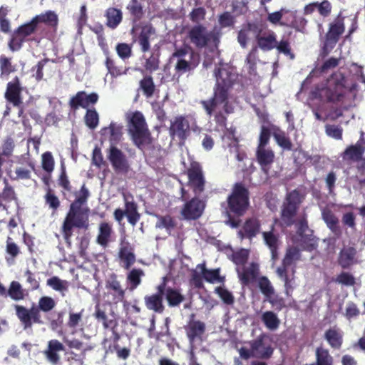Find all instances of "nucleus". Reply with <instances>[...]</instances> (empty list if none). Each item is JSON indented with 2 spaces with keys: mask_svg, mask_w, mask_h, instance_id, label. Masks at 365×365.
I'll list each match as a JSON object with an SVG mask.
<instances>
[{
  "mask_svg": "<svg viewBox=\"0 0 365 365\" xmlns=\"http://www.w3.org/2000/svg\"><path fill=\"white\" fill-rule=\"evenodd\" d=\"M216 83L213 88L212 96L207 100H202L200 104L206 114L214 120L217 125L222 129L227 127L225 114L234 112V107L229 102L230 91L232 87V74L227 69L217 68L215 71Z\"/></svg>",
  "mask_w": 365,
  "mask_h": 365,
  "instance_id": "nucleus-1",
  "label": "nucleus"
},
{
  "mask_svg": "<svg viewBox=\"0 0 365 365\" xmlns=\"http://www.w3.org/2000/svg\"><path fill=\"white\" fill-rule=\"evenodd\" d=\"M88 197V190L83 184L80 190L76 192V199L71 204L64 218L61 231L68 247L72 245L71 237L74 228L88 230L89 227V209L82 208V205L86 203Z\"/></svg>",
  "mask_w": 365,
  "mask_h": 365,
  "instance_id": "nucleus-2",
  "label": "nucleus"
},
{
  "mask_svg": "<svg viewBox=\"0 0 365 365\" xmlns=\"http://www.w3.org/2000/svg\"><path fill=\"white\" fill-rule=\"evenodd\" d=\"M346 78L344 73L336 72L327 79L325 86L317 88L312 94L314 98L331 104L343 103L347 88Z\"/></svg>",
  "mask_w": 365,
  "mask_h": 365,
  "instance_id": "nucleus-3",
  "label": "nucleus"
},
{
  "mask_svg": "<svg viewBox=\"0 0 365 365\" xmlns=\"http://www.w3.org/2000/svg\"><path fill=\"white\" fill-rule=\"evenodd\" d=\"M126 118L128 132L133 144L140 150L150 147L153 139L143 113L136 110L128 113Z\"/></svg>",
  "mask_w": 365,
  "mask_h": 365,
  "instance_id": "nucleus-4",
  "label": "nucleus"
},
{
  "mask_svg": "<svg viewBox=\"0 0 365 365\" xmlns=\"http://www.w3.org/2000/svg\"><path fill=\"white\" fill-rule=\"evenodd\" d=\"M56 307L55 300L51 297L43 296L38 300V306L27 309L21 305H15L16 314L24 329L31 328L33 324H43L41 312H48Z\"/></svg>",
  "mask_w": 365,
  "mask_h": 365,
  "instance_id": "nucleus-5",
  "label": "nucleus"
},
{
  "mask_svg": "<svg viewBox=\"0 0 365 365\" xmlns=\"http://www.w3.org/2000/svg\"><path fill=\"white\" fill-rule=\"evenodd\" d=\"M170 60L175 61V76L179 78L186 73L194 71L200 64V57L190 46L185 44L175 49Z\"/></svg>",
  "mask_w": 365,
  "mask_h": 365,
  "instance_id": "nucleus-6",
  "label": "nucleus"
},
{
  "mask_svg": "<svg viewBox=\"0 0 365 365\" xmlns=\"http://www.w3.org/2000/svg\"><path fill=\"white\" fill-rule=\"evenodd\" d=\"M227 213L235 217L243 216L250 206V191L242 182L234 184L227 198Z\"/></svg>",
  "mask_w": 365,
  "mask_h": 365,
  "instance_id": "nucleus-7",
  "label": "nucleus"
},
{
  "mask_svg": "<svg viewBox=\"0 0 365 365\" xmlns=\"http://www.w3.org/2000/svg\"><path fill=\"white\" fill-rule=\"evenodd\" d=\"M304 195L299 189H294L286 195L281 210V219L287 227L292 226Z\"/></svg>",
  "mask_w": 365,
  "mask_h": 365,
  "instance_id": "nucleus-8",
  "label": "nucleus"
},
{
  "mask_svg": "<svg viewBox=\"0 0 365 365\" xmlns=\"http://www.w3.org/2000/svg\"><path fill=\"white\" fill-rule=\"evenodd\" d=\"M187 37L197 48H203L210 44L217 46L219 38L217 34L214 31H208L202 24L193 26L187 33Z\"/></svg>",
  "mask_w": 365,
  "mask_h": 365,
  "instance_id": "nucleus-9",
  "label": "nucleus"
},
{
  "mask_svg": "<svg viewBox=\"0 0 365 365\" xmlns=\"http://www.w3.org/2000/svg\"><path fill=\"white\" fill-rule=\"evenodd\" d=\"M344 17L339 15L332 23L329 24V30L325 35L322 55L327 56L335 47L341 35L344 32Z\"/></svg>",
  "mask_w": 365,
  "mask_h": 365,
  "instance_id": "nucleus-10",
  "label": "nucleus"
},
{
  "mask_svg": "<svg viewBox=\"0 0 365 365\" xmlns=\"http://www.w3.org/2000/svg\"><path fill=\"white\" fill-rule=\"evenodd\" d=\"M249 344L252 348L254 358L267 360L274 354V349L272 346V339L269 334H260L257 338L250 341Z\"/></svg>",
  "mask_w": 365,
  "mask_h": 365,
  "instance_id": "nucleus-11",
  "label": "nucleus"
},
{
  "mask_svg": "<svg viewBox=\"0 0 365 365\" xmlns=\"http://www.w3.org/2000/svg\"><path fill=\"white\" fill-rule=\"evenodd\" d=\"M169 134L173 140H177L180 144H184L190 135L189 121L185 116L178 115L171 121Z\"/></svg>",
  "mask_w": 365,
  "mask_h": 365,
  "instance_id": "nucleus-12",
  "label": "nucleus"
},
{
  "mask_svg": "<svg viewBox=\"0 0 365 365\" xmlns=\"http://www.w3.org/2000/svg\"><path fill=\"white\" fill-rule=\"evenodd\" d=\"M205 207L206 200L195 196L183 205L180 215L185 220H196L202 215Z\"/></svg>",
  "mask_w": 365,
  "mask_h": 365,
  "instance_id": "nucleus-13",
  "label": "nucleus"
},
{
  "mask_svg": "<svg viewBox=\"0 0 365 365\" xmlns=\"http://www.w3.org/2000/svg\"><path fill=\"white\" fill-rule=\"evenodd\" d=\"M187 185L191 188L195 196L199 197L205 190L206 180L199 164L192 165L187 171Z\"/></svg>",
  "mask_w": 365,
  "mask_h": 365,
  "instance_id": "nucleus-14",
  "label": "nucleus"
},
{
  "mask_svg": "<svg viewBox=\"0 0 365 365\" xmlns=\"http://www.w3.org/2000/svg\"><path fill=\"white\" fill-rule=\"evenodd\" d=\"M185 330L189 342L193 344L197 340H202L206 331V325L205 322L196 320L195 314H191L187 325L185 326Z\"/></svg>",
  "mask_w": 365,
  "mask_h": 365,
  "instance_id": "nucleus-15",
  "label": "nucleus"
},
{
  "mask_svg": "<svg viewBox=\"0 0 365 365\" xmlns=\"http://www.w3.org/2000/svg\"><path fill=\"white\" fill-rule=\"evenodd\" d=\"M106 288L108 290L107 296H110V302L117 304L123 302L125 297V290L122 287L120 282L118 279L117 275L113 274L106 282Z\"/></svg>",
  "mask_w": 365,
  "mask_h": 365,
  "instance_id": "nucleus-16",
  "label": "nucleus"
},
{
  "mask_svg": "<svg viewBox=\"0 0 365 365\" xmlns=\"http://www.w3.org/2000/svg\"><path fill=\"white\" fill-rule=\"evenodd\" d=\"M126 10L128 11L132 23L130 34L134 37L136 35V31L138 30L140 27L138 22L145 15L143 6L139 0H130L126 5Z\"/></svg>",
  "mask_w": 365,
  "mask_h": 365,
  "instance_id": "nucleus-17",
  "label": "nucleus"
},
{
  "mask_svg": "<svg viewBox=\"0 0 365 365\" xmlns=\"http://www.w3.org/2000/svg\"><path fill=\"white\" fill-rule=\"evenodd\" d=\"M113 170L116 173H127L130 165L125 155L115 146H110L108 155Z\"/></svg>",
  "mask_w": 365,
  "mask_h": 365,
  "instance_id": "nucleus-18",
  "label": "nucleus"
},
{
  "mask_svg": "<svg viewBox=\"0 0 365 365\" xmlns=\"http://www.w3.org/2000/svg\"><path fill=\"white\" fill-rule=\"evenodd\" d=\"M21 91L22 86L20 79L18 76H15L11 81L7 83L4 98L14 107H19L22 103Z\"/></svg>",
  "mask_w": 365,
  "mask_h": 365,
  "instance_id": "nucleus-19",
  "label": "nucleus"
},
{
  "mask_svg": "<svg viewBox=\"0 0 365 365\" xmlns=\"http://www.w3.org/2000/svg\"><path fill=\"white\" fill-rule=\"evenodd\" d=\"M98 101V95L96 93L87 94L85 91H78L69 101V106L73 110H78L80 107L88 108L91 105L96 104Z\"/></svg>",
  "mask_w": 365,
  "mask_h": 365,
  "instance_id": "nucleus-20",
  "label": "nucleus"
},
{
  "mask_svg": "<svg viewBox=\"0 0 365 365\" xmlns=\"http://www.w3.org/2000/svg\"><path fill=\"white\" fill-rule=\"evenodd\" d=\"M239 280L242 286H247L258 279L259 274V264L251 262L248 266L236 269Z\"/></svg>",
  "mask_w": 365,
  "mask_h": 365,
  "instance_id": "nucleus-21",
  "label": "nucleus"
},
{
  "mask_svg": "<svg viewBox=\"0 0 365 365\" xmlns=\"http://www.w3.org/2000/svg\"><path fill=\"white\" fill-rule=\"evenodd\" d=\"M164 285L159 284L157 287V292L150 295H146L144 297V302L148 310L158 314H162L165 310L163 304Z\"/></svg>",
  "mask_w": 365,
  "mask_h": 365,
  "instance_id": "nucleus-22",
  "label": "nucleus"
},
{
  "mask_svg": "<svg viewBox=\"0 0 365 365\" xmlns=\"http://www.w3.org/2000/svg\"><path fill=\"white\" fill-rule=\"evenodd\" d=\"M364 152L365 140L364 139V133L361 132L360 139L355 145L348 146L343 152L341 157L344 160L358 162L362 159Z\"/></svg>",
  "mask_w": 365,
  "mask_h": 365,
  "instance_id": "nucleus-23",
  "label": "nucleus"
},
{
  "mask_svg": "<svg viewBox=\"0 0 365 365\" xmlns=\"http://www.w3.org/2000/svg\"><path fill=\"white\" fill-rule=\"evenodd\" d=\"M140 32L137 36H133L134 41H137L143 52H147L150 48V38L155 34V29L150 23L140 25Z\"/></svg>",
  "mask_w": 365,
  "mask_h": 365,
  "instance_id": "nucleus-24",
  "label": "nucleus"
},
{
  "mask_svg": "<svg viewBox=\"0 0 365 365\" xmlns=\"http://www.w3.org/2000/svg\"><path fill=\"white\" fill-rule=\"evenodd\" d=\"M322 219L327 227L334 235L335 239H339L342 235V229L339 225L337 216L329 209H324L322 212Z\"/></svg>",
  "mask_w": 365,
  "mask_h": 365,
  "instance_id": "nucleus-25",
  "label": "nucleus"
},
{
  "mask_svg": "<svg viewBox=\"0 0 365 365\" xmlns=\"http://www.w3.org/2000/svg\"><path fill=\"white\" fill-rule=\"evenodd\" d=\"M125 202V212L128 222L132 225H135L140 220V215L138 212V205L134 201L133 196L131 194H123Z\"/></svg>",
  "mask_w": 365,
  "mask_h": 365,
  "instance_id": "nucleus-26",
  "label": "nucleus"
},
{
  "mask_svg": "<svg viewBox=\"0 0 365 365\" xmlns=\"http://www.w3.org/2000/svg\"><path fill=\"white\" fill-rule=\"evenodd\" d=\"M118 257L123 263V267L127 270L130 269L136 260L134 250L128 242L123 243L120 245L118 252Z\"/></svg>",
  "mask_w": 365,
  "mask_h": 365,
  "instance_id": "nucleus-27",
  "label": "nucleus"
},
{
  "mask_svg": "<svg viewBox=\"0 0 365 365\" xmlns=\"http://www.w3.org/2000/svg\"><path fill=\"white\" fill-rule=\"evenodd\" d=\"M356 250L353 247H343L338 255L337 263L342 269H349L356 262Z\"/></svg>",
  "mask_w": 365,
  "mask_h": 365,
  "instance_id": "nucleus-28",
  "label": "nucleus"
},
{
  "mask_svg": "<svg viewBox=\"0 0 365 365\" xmlns=\"http://www.w3.org/2000/svg\"><path fill=\"white\" fill-rule=\"evenodd\" d=\"M258 47L264 51H271L277 46V35L272 30L266 28L262 34L256 39Z\"/></svg>",
  "mask_w": 365,
  "mask_h": 365,
  "instance_id": "nucleus-29",
  "label": "nucleus"
},
{
  "mask_svg": "<svg viewBox=\"0 0 365 365\" xmlns=\"http://www.w3.org/2000/svg\"><path fill=\"white\" fill-rule=\"evenodd\" d=\"M160 284L164 285V296L165 297L169 307H178L185 300V297L181 294L180 289L171 287H166L165 277L163 278V281Z\"/></svg>",
  "mask_w": 365,
  "mask_h": 365,
  "instance_id": "nucleus-30",
  "label": "nucleus"
},
{
  "mask_svg": "<svg viewBox=\"0 0 365 365\" xmlns=\"http://www.w3.org/2000/svg\"><path fill=\"white\" fill-rule=\"evenodd\" d=\"M106 26L111 29H115L123 21V12L120 9L108 7L104 13Z\"/></svg>",
  "mask_w": 365,
  "mask_h": 365,
  "instance_id": "nucleus-31",
  "label": "nucleus"
},
{
  "mask_svg": "<svg viewBox=\"0 0 365 365\" xmlns=\"http://www.w3.org/2000/svg\"><path fill=\"white\" fill-rule=\"evenodd\" d=\"M256 157L262 169L267 172L274 162V153L272 150L266 149L265 147H257Z\"/></svg>",
  "mask_w": 365,
  "mask_h": 365,
  "instance_id": "nucleus-32",
  "label": "nucleus"
},
{
  "mask_svg": "<svg viewBox=\"0 0 365 365\" xmlns=\"http://www.w3.org/2000/svg\"><path fill=\"white\" fill-rule=\"evenodd\" d=\"M324 339L334 349H339L343 344V334L336 327L328 329L324 333Z\"/></svg>",
  "mask_w": 365,
  "mask_h": 365,
  "instance_id": "nucleus-33",
  "label": "nucleus"
},
{
  "mask_svg": "<svg viewBox=\"0 0 365 365\" xmlns=\"http://www.w3.org/2000/svg\"><path fill=\"white\" fill-rule=\"evenodd\" d=\"M113 232L112 225L110 223L106 222L100 223L96 242L103 247H108Z\"/></svg>",
  "mask_w": 365,
  "mask_h": 365,
  "instance_id": "nucleus-34",
  "label": "nucleus"
},
{
  "mask_svg": "<svg viewBox=\"0 0 365 365\" xmlns=\"http://www.w3.org/2000/svg\"><path fill=\"white\" fill-rule=\"evenodd\" d=\"M260 227L261 224L259 220L256 218L246 220L242 227L245 237L249 239L253 238L259 232ZM239 235L244 237L242 231H240Z\"/></svg>",
  "mask_w": 365,
  "mask_h": 365,
  "instance_id": "nucleus-35",
  "label": "nucleus"
},
{
  "mask_svg": "<svg viewBox=\"0 0 365 365\" xmlns=\"http://www.w3.org/2000/svg\"><path fill=\"white\" fill-rule=\"evenodd\" d=\"M64 350V346L57 339L50 340L48 343V348L45 351V354L47 359L53 364H57L60 359V356L58 354V351Z\"/></svg>",
  "mask_w": 365,
  "mask_h": 365,
  "instance_id": "nucleus-36",
  "label": "nucleus"
},
{
  "mask_svg": "<svg viewBox=\"0 0 365 365\" xmlns=\"http://www.w3.org/2000/svg\"><path fill=\"white\" fill-rule=\"evenodd\" d=\"M32 20L38 26L40 23L56 29L58 26V19L57 14L53 11H47L44 14L35 16Z\"/></svg>",
  "mask_w": 365,
  "mask_h": 365,
  "instance_id": "nucleus-37",
  "label": "nucleus"
},
{
  "mask_svg": "<svg viewBox=\"0 0 365 365\" xmlns=\"http://www.w3.org/2000/svg\"><path fill=\"white\" fill-rule=\"evenodd\" d=\"M316 361L314 363L307 364L305 365H333L334 358L330 354L329 350L322 346H319L315 351Z\"/></svg>",
  "mask_w": 365,
  "mask_h": 365,
  "instance_id": "nucleus-38",
  "label": "nucleus"
},
{
  "mask_svg": "<svg viewBox=\"0 0 365 365\" xmlns=\"http://www.w3.org/2000/svg\"><path fill=\"white\" fill-rule=\"evenodd\" d=\"M145 275L144 271L140 268H133L127 274L126 282L130 291L135 290L142 282V277Z\"/></svg>",
  "mask_w": 365,
  "mask_h": 365,
  "instance_id": "nucleus-39",
  "label": "nucleus"
},
{
  "mask_svg": "<svg viewBox=\"0 0 365 365\" xmlns=\"http://www.w3.org/2000/svg\"><path fill=\"white\" fill-rule=\"evenodd\" d=\"M11 58L5 55L0 56V77L8 78L9 76L16 71V65L12 63Z\"/></svg>",
  "mask_w": 365,
  "mask_h": 365,
  "instance_id": "nucleus-40",
  "label": "nucleus"
},
{
  "mask_svg": "<svg viewBox=\"0 0 365 365\" xmlns=\"http://www.w3.org/2000/svg\"><path fill=\"white\" fill-rule=\"evenodd\" d=\"M300 257L301 253L297 247H290L287 250L282 264L279 267L289 268L297 261L299 260Z\"/></svg>",
  "mask_w": 365,
  "mask_h": 365,
  "instance_id": "nucleus-41",
  "label": "nucleus"
},
{
  "mask_svg": "<svg viewBox=\"0 0 365 365\" xmlns=\"http://www.w3.org/2000/svg\"><path fill=\"white\" fill-rule=\"evenodd\" d=\"M139 88L146 98H151L155 91V85L151 76H145L139 82Z\"/></svg>",
  "mask_w": 365,
  "mask_h": 365,
  "instance_id": "nucleus-42",
  "label": "nucleus"
},
{
  "mask_svg": "<svg viewBox=\"0 0 365 365\" xmlns=\"http://www.w3.org/2000/svg\"><path fill=\"white\" fill-rule=\"evenodd\" d=\"M9 297L14 301H21L25 298L24 289L17 281H12L7 289L6 297Z\"/></svg>",
  "mask_w": 365,
  "mask_h": 365,
  "instance_id": "nucleus-43",
  "label": "nucleus"
},
{
  "mask_svg": "<svg viewBox=\"0 0 365 365\" xmlns=\"http://www.w3.org/2000/svg\"><path fill=\"white\" fill-rule=\"evenodd\" d=\"M157 222L155 227L159 229H165L168 232L175 229L177 222L175 219L170 215H156Z\"/></svg>",
  "mask_w": 365,
  "mask_h": 365,
  "instance_id": "nucleus-44",
  "label": "nucleus"
},
{
  "mask_svg": "<svg viewBox=\"0 0 365 365\" xmlns=\"http://www.w3.org/2000/svg\"><path fill=\"white\" fill-rule=\"evenodd\" d=\"M37 29V26L31 19L29 22L19 26L16 30L24 38L25 41L34 40L30 36L34 34Z\"/></svg>",
  "mask_w": 365,
  "mask_h": 365,
  "instance_id": "nucleus-45",
  "label": "nucleus"
},
{
  "mask_svg": "<svg viewBox=\"0 0 365 365\" xmlns=\"http://www.w3.org/2000/svg\"><path fill=\"white\" fill-rule=\"evenodd\" d=\"M261 319L264 326L269 330L277 329L280 324V320L277 315L272 311L264 312L262 314Z\"/></svg>",
  "mask_w": 365,
  "mask_h": 365,
  "instance_id": "nucleus-46",
  "label": "nucleus"
},
{
  "mask_svg": "<svg viewBox=\"0 0 365 365\" xmlns=\"http://www.w3.org/2000/svg\"><path fill=\"white\" fill-rule=\"evenodd\" d=\"M197 267L201 269L203 278L208 282L214 283L217 281L222 282L223 278L220 276V269H208L205 264H200Z\"/></svg>",
  "mask_w": 365,
  "mask_h": 365,
  "instance_id": "nucleus-47",
  "label": "nucleus"
},
{
  "mask_svg": "<svg viewBox=\"0 0 365 365\" xmlns=\"http://www.w3.org/2000/svg\"><path fill=\"white\" fill-rule=\"evenodd\" d=\"M273 137L278 144L279 146L282 148L286 150H292V143L290 138L286 135V133L281 130H278L273 133Z\"/></svg>",
  "mask_w": 365,
  "mask_h": 365,
  "instance_id": "nucleus-48",
  "label": "nucleus"
},
{
  "mask_svg": "<svg viewBox=\"0 0 365 365\" xmlns=\"http://www.w3.org/2000/svg\"><path fill=\"white\" fill-rule=\"evenodd\" d=\"M84 122L86 125L91 129H96L99 123V115L95 108L87 109L84 115Z\"/></svg>",
  "mask_w": 365,
  "mask_h": 365,
  "instance_id": "nucleus-49",
  "label": "nucleus"
},
{
  "mask_svg": "<svg viewBox=\"0 0 365 365\" xmlns=\"http://www.w3.org/2000/svg\"><path fill=\"white\" fill-rule=\"evenodd\" d=\"M257 282L258 287L259 288L261 292L266 297H270L271 296L274 294V289L271 282L267 277L262 276L259 277Z\"/></svg>",
  "mask_w": 365,
  "mask_h": 365,
  "instance_id": "nucleus-50",
  "label": "nucleus"
},
{
  "mask_svg": "<svg viewBox=\"0 0 365 365\" xmlns=\"http://www.w3.org/2000/svg\"><path fill=\"white\" fill-rule=\"evenodd\" d=\"M257 48L253 47L246 58V62L248 65V73L250 75L257 74Z\"/></svg>",
  "mask_w": 365,
  "mask_h": 365,
  "instance_id": "nucleus-51",
  "label": "nucleus"
},
{
  "mask_svg": "<svg viewBox=\"0 0 365 365\" xmlns=\"http://www.w3.org/2000/svg\"><path fill=\"white\" fill-rule=\"evenodd\" d=\"M24 42V38L15 29L8 42V46L12 52L18 51L22 48Z\"/></svg>",
  "mask_w": 365,
  "mask_h": 365,
  "instance_id": "nucleus-52",
  "label": "nucleus"
},
{
  "mask_svg": "<svg viewBox=\"0 0 365 365\" xmlns=\"http://www.w3.org/2000/svg\"><path fill=\"white\" fill-rule=\"evenodd\" d=\"M275 48L279 53H283L287 56H289L291 59L294 58V54L292 52L290 42L288 38H282L279 42L277 41Z\"/></svg>",
  "mask_w": 365,
  "mask_h": 365,
  "instance_id": "nucleus-53",
  "label": "nucleus"
},
{
  "mask_svg": "<svg viewBox=\"0 0 365 365\" xmlns=\"http://www.w3.org/2000/svg\"><path fill=\"white\" fill-rule=\"evenodd\" d=\"M44 199L46 204L53 211H56L59 208L61 205L60 200L50 188L48 189Z\"/></svg>",
  "mask_w": 365,
  "mask_h": 365,
  "instance_id": "nucleus-54",
  "label": "nucleus"
},
{
  "mask_svg": "<svg viewBox=\"0 0 365 365\" xmlns=\"http://www.w3.org/2000/svg\"><path fill=\"white\" fill-rule=\"evenodd\" d=\"M215 293L218 294L222 301L227 305H232L235 302L233 294L226 288L217 287L215 288Z\"/></svg>",
  "mask_w": 365,
  "mask_h": 365,
  "instance_id": "nucleus-55",
  "label": "nucleus"
},
{
  "mask_svg": "<svg viewBox=\"0 0 365 365\" xmlns=\"http://www.w3.org/2000/svg\"><path fill=\"white\" fill-rule=\"evenodd\" d=\"M335 282L347 287H351L356 284V279L354 275L346 272H342L338 274Z\"/></svg>",
  "mask_w": 365,
  "mask_h": 365,
  "instance_id": "nucleus-56",
  "label": "nucleus"
},
{
  "mask_svg": "<svg viewBox=\"0 0 365 365\" xmlns=\"http://www.w3.org/2000/svg\"><path fill=\"white\" fill-rule=\"evenodd\" d=\"M46 284L53 289L58 292L65 291L68 289L67 282L61 280L58 277H52L47 279Z\"/></svg>",
  "mask_w": 365,
  "mask_h": 365,
  "instance_id": "nucleus-57",
  "label": "nucleus"
},
{
  "mask_svg": "<svg viewBox=\"0 0 365 365\" xmlns=\"http://www.w3.org/2000/svg\"><path fill=\"white\" fill-rule=\"evenodd\" d=\"M249 257V252L247 250L241 249L234 252L232 255V261L236 265H242L244 267L247 263Z\"/></svg>",
  "mask_w": 365,
  "mask_h": 365,
  "instance_id": "nucleus-58",
  "label": "nucleus"
},
{
  "mask_svg": "<svg viewBox=\"0 0 365 365\" xmlns=\"http://www.w3.org/2000/svg\"><path fill=\"white\" fill-rule=\"evenodd\" d=\"M54 159L52 153L49 151L42 154V168L46 172L51 173L54 169Z\"/></svg>",
  "mask_w": 365,
  "mask_h": 365,
  "instance_id": "nucleus-59",
  "label": "nucleus"
},
{
  "mask_svg": "<svg viewBox=\"0 0 365 365\" xmlns=\"http://www.w3.org/2000/svg\"><path fill=\"white\" fill-rule=\"evenodd\" d=\"M277 274L281 279L284 284L290 282H294L295 266L292 269V274H288V268L284 267H278L276 270Z\"/></svg>",
  "mask_w": 365,
  "mask_h": 365,
  "instance_id": "nucleus-60",
  "label": "nucleus"
},
{
  "mask_svg": "<svg viewBox=\"0 0 365 365\" xmlns=\"http://www.w3.org/2000/svg\"><path fill=\"white\" fill-rule=\"evenodd\" d=\"M326 134L336 140L342 139L343 129L339 125L327 124L325 125Z\"/></svg>",
  "mask_w": 365,
  "mask_h": 365,
  "instance_id": "nucleus-61",
  "label": "nucleus"
},
{
  "mask_svg": "<svg viewBox=\"0 0 365 365\" xmlns=\"http://www.w3.org/2000/svg\"><path fill=\"white\" fill-rule=\"evenodd\" d=\"M356 169L359 175H354L350 179L357 182L359 187H363L365 186V162L361 160V163L356 165Z\"/></svg>",
  "mask_w": 365,
  "mask_h": 365,
  "instance_id": "nucleus-62",
  "label": "nucleus"
},
{
  "mask_svg": "<svg viewBox=\"0 0 365 365\" xmlns=\"http://www.w3.org/2000/svg\"><path fill=\"white\" fill-rule=\"evenodd\" d=\"M205 9L203 7H197L192 9L189 16L192 22L200 24L199 23L205 19Z\"/></svg>",
  "mask_w": 365,
  "mask_h": 365,
  "instance_id": "nucleus-63",
  "label": "nucleus"
},
{
  "mask_svg": "<svg viewBox=\"0 0 365 365\" xmlns=\"http://www.w3.org/2000/svg\"><path fill=\"white\" fill-rule=\"evenodd\" d=\"M1 198L6 202H11L14 200H17L16 194L13 188L8 182L4 187L1 192Z\"/></svg>",
  "mask_w": 365,
  "mask_h": 365,
  "instance_id": "nucleus-64",
  "label": "nucleus"
}]
</instances>
